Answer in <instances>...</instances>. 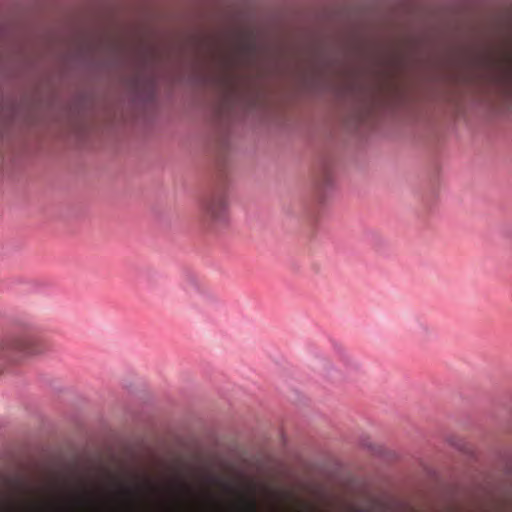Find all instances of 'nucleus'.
<instances>
[{
    "label": "nucleus",
    "mask_w": 512,
    "mask_h": 512,
    "mask_svg": "<svg viewBox=\"0 0 512 512\" xmlns=\"http://www.w3.org/2000/svg\"><path fill=\"white\" fill-rule=\"evenodd\" d=\"M226 512H373L335 498L304 495L290 488L248 487L236 492L225 505Z\"/></svg>",
    "instance_id": "f257e3e1"
},
{
    "label": "nucleus",
    "mask_w": 512,
    "mask_h": 512,
    "mask_svg": "<svg viewBox=\"0 0 512 512\" xmlns=\"http://www.w3.org/2000/svg\"><path fill=\"white\" fill-rule=\"evenodd\" d=\"M202 216L207 224L221 228L230 220L229 203L225 196L217 195L202 204Z\"/></svg>",
    "instance_id": "f03ea898"
},
{
    "label": "nucleus",
    "mask_w": 512,
    "mask_h": 512,
    "mask_svg": "<svg viewBox=\"0 0 512 512\" xmlns=\"http://www.w3.org/2000/svg\"><path fill=\"white\" fill-rule=\"evenodd\" d=\"M498 80L512 84V59L502 64Z\"/></svg>",
    "instance_id": "7ed1b4c3"
},
{
    "label": "nucleus",
    "mask_w": 512,
    "mask_h": 512,
    "mask_svg": "<svg viewBox=\"0 0 512 512\" xmlns=\"http://www.w3.org/2000/svg\"><path fill=\"white\" fill-rule=\"evenodd\" d=\"M74 506H83L87 504L86 498L84 495H78L73 499Z\"/></svg>",
    "instance_id": "20e7f679"
},
{
    "label": "nucleus",
    "mask_w": 512,
    "mask_h": 512,
    "mask_svg": "<svg viewBox=\"0 0 512 512\" xmlns=\"http://www.w3.org/2000/svg\"><path fill=\"white\" fill-rule=\"evenodd\" d=\"M201 498L206 502H212L214 500V496L211 493H202Z\"/></svg>",
    "instance_id": "39448f33"
},
{
    "label": "nucleus",
    "mask_w": 512,
    "mask_h": 512,
    "mask_svg": "<svg viewBox=\"0 0 512 512\" xmlns=\"http://www.w3.org/2000/svg\"><path fill=\"white\" fill-rule=\"evenodd\" d=\"M119 494L127 495L128 494V490L126 488H122V489L119 490Z\"/></svg>",
    "instance_id": "423d86ee"
}]
</instances>
